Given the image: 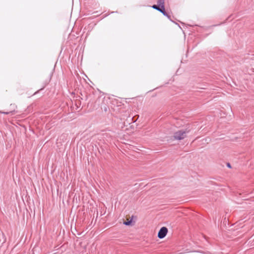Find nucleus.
Returning <instances> with one entry per match:
<instances>
[{
	"label": "nucleus",
	"instance_id": "obj_7",
	"mask_svg": "<svg viewBox=\"0 0 254 254\" xmlns=\"http://www.w3.org/2000/svg\"><path fill=\"white\" fill-rule=\"evenodd\" d=\"M160 6L159 5H158V6L156 5H153L152 6V8H153L154 9H156L157 10H159V9L160 8Z\"/></svg>",
	"mask_w": 254,
	"mask_h": 254
},
{
	"label": "nucleus",
	"instance_id": "obj_2",
	"mask_svg": "<svg viewBox=\"0 0 254 254\" xmlns=\"http://www.w3.org/2000/svg\"><path fill=\"white\" fill-rule=\"evenodd\" d=\"M167 232H168V229L166 227H162L158 232V238H159L160 239L164 238L167 235Z\"/></svg>",
	"mask_w": 254,
	"mask_h": 254
},
{
	"label": "nucleus",
	"instance_id": "obj_5",
	"mask_svg": "<svg viewBox=\"0 0 254 254\" xmlns=\"http://www.w3.org/2000/svg\"><path fill=\"white\" fill-rule=\"evenodd\" d=\"M158 11H160L164 15H166V13L165 12V6H160Z\"/></svg>",
	"mask_w": 254,
	"mask_h": 254
},
{
	"label": "nucleus",
	"instance_id": "obj_4",
	"mask_svg": "<svg viewBox=\"0 0 254 254\" xmlns=\"http://www.w3.org/2000/svg\"><path fill=\"white\" fill-rule=\"evenodd\" d=\"M132 218H130V217H127L126 220L124 222V224L126 225H131L132 224Z\"/></svg>",
	"mask_w": 254,
	"mask_h": 254
},
{
	"label": "nucleus",
	"instance_id": "obj_1",
	"mask_svg": "<svg viewBox=\"0 0 254 254\" xmlns=\"http://www.w3.org/2000/svg\"><path fill=\"white\" fill-rule=\"evenodd\" d=\"M188 132L189 131L187 130H179L175 133L174 137L176 139H183L186 136V133Z\"/></svg>",
	"mask_w": 254,
	"mask_h": 254
},
{
	"label": "nucleus",
	"instance_id": "obj_8",
	"mask_svg": "<svg viewBox=\"0 0 254 254\" xmlns=\"http://www.w3.org/2000/svg\"><path fill=\"white\" fill-rule=\"evenodd\" d=\"M228 166L229 167H230V164H228Z\"/></svg>",
	"mask_w": 254,
	"mask_h": 254
},
{
	"label": "nucleus",
	"instance_id": "obj_3",
	"mask_svg": "<svg viewBox=\"0 0 254 254\" xmlns=\"http://www.w3.org/2000/svg\"><path fill=\"white\" fill-rule=\"evenodd\" d=\"M16 108H17L16 105L15 103H12V104H10L9 109L8 112H0V113H2V114H8L10 113H12L15 111Z\"/></svg>",
	"mask_w": 254,
	"mask_h": 254
},
{
	"label": "nucleus",
	"instance_id": "obj_6",
	"mask_svg": "<svg viewBox=\"0 0 254 254\" xmlns=\"http://www.w3.org/2000/svg\"><path fill=\"white\" fill-rule=\"evenodd\" d=\"M157 3L160 6H164V0H158Z\"/></svg>",
	"mask_w": 254,
	"mask_h": 254
}]
</instances>
